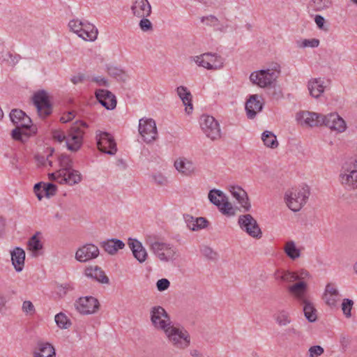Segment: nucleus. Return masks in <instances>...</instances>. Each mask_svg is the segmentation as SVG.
<instances>
[{
	"instance_id": "nucleus-43",
	"label": "nucleus",
	"mask_w": 357,
	"mask_h": 357,
	"mask_svg": "<svg viewBox=\"0 0 357 357\" xmlns=\"http://www.w3.org/2000/svg\"><path fill=\"white\" fill-rule=\"evenodd\" d=\"M276 322L281 326H287L291 322L289 313L285 310H281L275 316Z\"/></svg>"
},
{
	"instance_id": "nucleus-58",
	"label": "nucleus",
	"mask_w": 357,
	"mask_h": 357,
	"mask_svg": "<svg viewBox=\"0 0 357 357\" xmlns=\"http://www.w3.org/2000/svg\"><path fill=\"white\" fill-rule=\"evenodd\" d=\"M43 191L47 197H49L50 195H53L56 193V186L53 183L44 184Z\"/></svg>"
},
{
	"instance_id": "nucleus-30",
	"label": "nucleus",
	"mask_w": 357,
	"mask_h": 357,
	"mask_svg": "<svg viewBox=\"0 0 357 357\" xmlns=\"http://www.w3.org/2000/svg\"><path fill=\"white\" fill-rule=\"evenodd\" d=\"M79 36L84 40L94 41L98 36V29L93 24L84 22Z\"/></svg>"
},
{
	"instance_id": "nucleus-18",
	"label": "nucleus",
	"mask_w": 357,
	"mask_h": 357,
	"mask_svg": "<svg viewBox=\"0 0 357 357\" xmlns=\"http://www.w3.org/2000/svg\"><path fill=\"white\" fill-rule=\"evenodd\" d=\"M98 102L107 109H113L116 106L115 96L108 90L98 89L95 93Z\"/></svg>"
},
{
	"instance_id": "nucleus-49",
	"label": "nucleus",
	"mask_w": 357,
	"mask_h": 357,
	"mask_svg": "<svg viewBox=\"0 0 357 357\" xmlns=\"http://www.w3.org/2000/svg\"><path fill=\"white\" fill-rule=\"evenodd\" d=\"M83 22L78 20H70L68 23V26L72 31L79 36L82 31V27L83 26Z\"/></svg>"
},
{
	"instance_id": "nucleus-3",
	"label": "nucleus",
	"mask_w": 357,
	"mask_h": 357,
	"mask_svg": "<svg viewBox=\"0 0 357 357\" xmlns=\"http://www.w3.org/2000/svg\"><path fill=\"white\" fill-rule=\"evenodd\" d=\"M87 127L83 121H76L68 130L66 136V146L71 151H78L83 142L84 129Z\"/></svg>"
},
{
	"instance_id": "nucleus-55",
	"label": "nucleus",
	"mask_w": 357,
	"mask_h": 357,
	"mask_svg": "<svg viewBox=\"0 0 357 357\" xmlns=\"http://www.w3.org/2000/svg\"><path fill=\"white\" fill-rule=\"evenodd\" d=\"M323 299L328 306L333 307L336 306L337 302L339 300V296L333 297L330 296L328 294H324L323 296Z\"/></svg>"
},
{
	"instance_id": "nucleus-7",
	"label": "nucleus",
	"mask_w": 357,
	"mask_h": 357,
	"mask_svg": "<svg viewBox=\"0 0 357 357\" xmlns=\"http://www.w3.org/2000/svg\"><path fill=\"white\" fill-rule=\"evenodd\" d=\"M200 126L206 137L211 140H217L221 137L220 124L214 117L202 115L200 119Z\"/></svg>"
},
{
	"instance_id": "nucleus-35",
	"label": "nucleus",
	"mask_w": 357,
	"mask_h": 357,
	"mask_svg": "<svg viewBox=\"0 0 357 357\" xmlns=\"http://www.w3.org/2000/svg\"><path fill=\"white\" fill-rule=\"evenodd\" d=\"M341 183L351 189L357 188V174L343 173L340 174Z\"/></svg>"
},
{
	"instance_id": "nucleus-11",
	"label": "nucleus",
	"mask_w": 357,
	"mask_h": 357,
	"mask_svg": "<svg viewBox=\"0 0 357 357\" xmlns=\"http://www.w3.org/2000/svg\"><path fill=\"white\" fill-rule=\"evenodd\" d=\"M151 250L160 260L164 261L172 260L176 254V249L173 245L160 241L152 243Z\"/></svg>"
},
{
	"instance_id": "nucleus-60",
	"label": "nucleus",
	"mask_w": 357,
	"mask_h": 357,
	"mask_svg": "<svg viewBox=\"0 0 357 357\" xmlns=\"http://www.w3.org/2000/svg\"><path fill=\"white\" fill-rule=\"evenodd\" d=\"M52 156V153L49 154L46 158L43 155H37L35 156L36 160L40 165H45L46 162H48L50 166H52V161L50 160V157Z\"/></svg>"
},
{
	"instance_id": "nucleus-51",
	"label": "nucleus",
	"mask_w": 357,
	"mask_h": 357,
	"mask_svg": "<svg viewBox=\"0 0 357 357\" xmlns=\"http://www.w3.org/2000/svg\"><path fill=\"white\" fill-rule=\"evenodd\" d=\"M314 10L317 11L322 10L329 7L331 1L329 0H312Z\"/></svg>"
},
{
	"instance_id": "nucleus-8",
	"label": "nucleus",
	"mask_w": 357,
	"mask_h": 357,
	"mask_svg": "<svg viewBox=\"0 0 357 357\" xmlns=\"http://www.w3.org/2000/svg\"><path fill=\"white\" fill-rule=\"evenodd\" d=\"M195 63L208 70H219L223 67L224 59L217 54L210 52L197 56L194 59Z\"/></svg>"
},
{
	"instance_id": "nucleus-47",
	"label": "nucleus",
	"mask_w": 357,
	"mask_h": 357,
	"mask_svg": "<svg viewBox=\"0 0 357 357\" xmlns=\"http://www.w3.org/2000/svg\"><path fill=\"white\" fill-rule=\"evenodd\" d=\"M202 22L204 23L206 26L217 27L220 24L219 20L214 15L204 16L201 18Z\"/></svg>"
},
{
	"instance_id": "nucleus-20",
	"label": "nucleus",
	"mask_w": 357,
	"mask_h": 357,
	"mask_svg": "<svg viewBox=\"0 0 357 357\" xmlns=\"http://www.w3.org/2000/svg\"><path fill=\"white\" fill-rule=\"evenodd\" d=\"M258 95H252L245 103V110L249 119L255 117L257 112L261 111L263 105L259 100Z\"/></svg>"
},
{
	"instance_id": "nucleus-50",
	"label": "nucleus",
	"mask_w": 357,
	"mask_h": 357,
	"mask_svg": "<svg viewBox=\"0 0 357 357\" xmlns=\"http://www.w3.org/2000/svg\"><path fill=\"white\" fill-rule=\"evenodd\" d=\"M148 17H140L139 26L142 31L147 32L153 30V24L151 21L147 18Z\"/></svg>"
},
{
	"instance_id": "nucleus-6",
	"label": "nucleus",
	"mask_w": 357,
	"mask_h": 357,
	"mask_svg": "<svg viewBox=\"0 0 357 357\" xmlns=\"http://www.w3.org/2000/svg\"><path fill=\"white\" fill-rule=\"evenodd\" d=\"M32 100L39 116L46 118L52 114V106L45 91L40 90L35 93Z\"/></svg>"
},
{
	"instance_id": "nucleus-41",
	"label": "nucleus",
	"mask_w": 357,
	"mask_h": 357,
	"mask_svg": "<svg viewBox=\"0 0 357 357\" xmlns=\"http://www.w3.org/2000/svg\"><path fill=\"white\" fill-rule=\"evenodd\" d=\"M3 61H6L10 66H15L20 59L19 54H13L10 52H2L0 57Z\"/></svg>"
},
{
	"instance_id": "nucleus-31",
	"label": "nucleus",
	"mask_w": 357,
	"mask_h": 357,
	"mask_svg": "<svg viewBox=\"0 0 357 357\" xmlns=\"http://www.w3.org/2000/svg\"><path fill=\"white\" fill-rule=\"evenodd\" d=\"M308 90L314 98H319L324 91V81L321 78H314L308 82Z\"/></svg>"
},
{
	"instance_id": "nucleus-12",
	"label": "nucleus",
	"mask_w": 357,
	"mask_h": 357,
	"mask_svg": "<svg viewBox=\"0 0 357 357\" xmlns=\"http://www.w3.org/2000/svg\"><path fill=\"white\" fill-rule=\"evenodd\" d=\"M151 321L155 328L163 331L171 324L169 314L161 306H154L151 308Z\"/></svg>"
},
{
	"instance_id": "nucleus-52",
	"label": "nucleus",
	"mask_w": 357,
	"mask_h": 357,
	"mask_svg": "<svg viewBox=\"0 0 357 357\" xmlns=\"http://www.w3.org/2000/svg\"><path fill=\"white\" fill-rule=\"evenodd\" d=\"M201 252L208 259H215L217 257V253L208 246H203L201 248Z\"/></svg>"
},
{
	"instance_id": "nucleus-15",
	"label": "nucleus",
	"mask_w": 357,
	"mask_h": 357,
	"mask_svg": "<svg viewBox=\"0 0 357 357\" xmlns=\"http://www.w3.org/2000/svg\"><path fill=\"white\" fill-rule=\"evenodd\" d=\"M322 114L309 111H302L296 114L298 123L306 127L322 126Z\"/></svg>"
},
{
	"instance_id": "nucleus-46",
	"label": "nucleus",
	"mask_w": 357,
	"mask_h": 357,
	"mask_svg": "<svg viewBox=\"0 0 357 357\" xmlns=\"http://www.w3.org/2000/svg\"><path fill=\"white\" fill-rule=\"evenodd\" d=\"M58 160L61 167L60 169L68 170L73 168V161L69 155L61 154L58 157Z\"/></svg>"
},
{
	"instance_id": "nucleus-59",
	"label": "nucleus",
	"mask_w": 357,
	"mask_h": 357,
	"mask_svg": "<svg viewBox=\"0 0 357 357\" xmlns=\"http://www.w3.org/2000/svg\"><path fill=\"white\" fill-rule=\"evenodd\" d=\"M170 282L167 279L162 278L158 280L156 283V287L158 291H163L169 288Z\"/></svg>"
},
{
	"instance_id": "nucleus-63",
	"label": "nucleus",
	"mask_w": 357,
	"mask_h": 357,
	"mask_svg": "<svg viewBox=\"0 0 357 357\" xmlns=\"http://www.w3.org/2000/svg\"><path fill=\"white\" fill-rule=\"evenodd\" d=\"M52 137L54 140L62 142L63 141H66V135L61 131V130H54L52 132Z\"/></svg>"
},
{
	"instance_id": "nucleus-17",
	"label": "nucleus",
	"mask_w": 357,
	"mask_h": 357,
	"mask_svg": "<svg viewBox=\"0 0 357 357\" xmlns=\"http://www.w3.org/2000/svg\"><path fill=\"white\" fill-rule=\"evenodd\" d=\"M98 255V248L93 244L87 243L77 250L75 258L80 262H86L96 258Z\"/></svg>"
},
{
	"instance_id": "nucleus-37",
	"label": "nucleus",
	"mask_w": 357,
	"mask_h": 357,
	"mask_svg": "<svg viewBox=\"0 0 357 357\" xmlns=\"http://www.w3.org/2000/svg\"><path fill=\"white\" fill-rule=\"evenodd\" d=\"M285 254L293 260L301 256L300 250L296 248L295 243L292 241H287L284 247Z\"/></svg>"
},
{
	"instance_id": "nucleus-9",
	"label": "nucleus",
	"mask_w": 357,
	"mask_h": 357,
	"mask_svg": "<svg viewBox=\"0 0 357 357\" xmlns=\"http://www.w3.org/2000/svg\"><path fill=\"white\" fill-rule=\"evenodd\" d=\"M238 222L241 229L250 236L255 238H260L261 237V230L257 220L250 214L240 215Z\"/></svg>"
},
{
	"instance_id": "nucleus-54",
	"label": "nucleus",
	"mask_w": 357,
	"mask_h": 357,
	"mask_svg": "<svg viewBox=\"0 0 357 357\" xmlns=\"http://www.w3.org/2000/svg\"><path fill=\"white\" fill-rule=\"evenodd\" d=\"M310 357H319L324 354V348L319 345H315L310 347L309 349Z\"/></svg>"
},
{
	"instance_id": "nucleus-4",
	"label": "nucleus",
	"mask_w": 357,
	"mask_h": 357,
	"mask_svg": "<svg viewBox=\"0 0 357 357\" xmlns=\"http://www.w3.org/2000/svg\"><path fill=\"white\" fill-rule=\"evenodd\" d=\"M280 73V66H277L274 69L261 70L251 73L250 81L260 87H266L271 85L278 77Z\"/></svg>"
},
{
	"instance_id": "nucleus-36",
	"label": "nucleus",
	"mask_w": 357,
	"mask_h": 357,
	"mask_svg": "<svg viewBox=\"0 0 357 357\" xmlns=\"http://www.w3.org/2000/svg\"><path fill=\"white\" fill-rule=\"evenodd\" d=\"M301 304H303V312L305 318L310 321V322H314L317 320V310L314 307V305L307 300L305 303H301Z\"/></svg>"
},
{
	"instance_id": "nucleus-62",
	"label": "nucleus",
	"mask_w": 357,
	"mask_h": 357,
	"mask_svg": "<svg viewBox=\"0 0 357 357\" xmlns=\"http://www.w3.org/2000/svg\"><path fill=\"white\" fill-rule=\"evenodd\" d=\"M34 192L39 200H41L44 197L43 185L41 183L35 184L33 188Z\"/></svg>"
},
{
	"instance_id": "nucleus-10",
	"label": "nucleus",
	"mask_w": 357,
	"mask_h": 357,
	"mask_svg": "<svg viewBox=\"0 0 357 357\" xmlns=\"http://www.w3.org/2000/svg\"><path fill=\"white\" fill-rule=\"evenodd\" d=\"M139 132L146 143L157 139L158 132L155 122L152 119H141L139 121Z\"/></svg>"
},
{
	"instance_id": "nucleus-28",
	"label": "nucleus",
	"mask_w": 357,
	"mask_h": 357,
	"mask_svg": "<svg viewBox=\"0 0 357 357\" xmlns=\"http://www.w3.org/2000/svg\"><path fill=\"white\" fill-rule=\"evenodd\" d=\"M184 218L188 227L192 231L204 229L207 227L208 223V220L202 217L195 218L192 215H186Z\"/></svg>"
},
{
	"instance_id": "nucleus-5",
	"label": "nucleus",
	"mask_w": 357,
	"mask_h": 357,
	"mask_svg": "<svg viewBox=\"0 0 357 357\" xmlns=\"http://www.w3.org/2000/svg\"><path fill=\"white\" fill-rule=\"evenodd\" d=\"M169 340L178 349H185L190 344V339L188 333L183 329L169 326L164 330Z\"/></svg>"
},
{
	"instance_id": "nucleus-23",
	"label": "nucleus",
	"mask_w": 357,
	"mask_h": 357,
	"mask_svg": "<svg viewBox=\"0 0 357 357\" xmlns=\"http://www.w3.org/2000/svg\"><path fill=\"white\" fill-rule=\"evenodd\" d=\"M128 245L132 252L133 256L139 262L142 263L146 261L147 252L139 241L129 238Z\"/></svg>"
},
{
	"instance_id": "nucleus-45",
	"label": "nucleus",
	"mask_w": 357,
	"mask_h": 357,
	"mask_svg": "<svg viewBox=\"0 0 357 357\" xmlns=\"http://www.w3.org/2000/svg\"><path fill=\"white\" fill-rule=\"evenodd\" d=\"M55 321L57 326L61 328L66 329L71 325L70 319L62 312H60L55 316Z\"/></svg>"
},
{
	"instance_id": "nucleus-26",
	"label": "nucleus",
	"mask_w": 357,
	"mask_h": 357,
	"mask_svg": "<svg viewBox=\"0 0 357 357\" xmlns=\"http://www.w3.org/2000/svg\"><path fill=\"white\" fill-rule=\"evenodd\" d=\"M85 275L102 284H108L109 282V278L105 275V272L98 266L86 268L85 269Z\"/></svg>"
},
{
	"instance_id": "nucleus-44",
	"label": "nucleus",
	"mask_w": 357,
	"mask_h": 357,
	"mask_svg": "<svg viewBox=\"0 0 357 357\" xmlns=\"http://www.w3.org/2000/svg\"><path fill=\"white\" fill-rule=\"evenodd\" d=\"M342 172L349 174H357V160L349 159L342 166Z\"/></svg>"
},
{
	"instance_id": "nucleus-38",
	"label": "nucleus",
	"mask_w": 357,
	"mask_h": 357,
	"mask_svg": "<svg viewBox=\"0 0 357 357\" xmlns=\"http://www.w3.org/2000/svg\"><path fill=\"white\" fill-rule=\"evenodd\" d=\"M261 139L267 147L275 149L278 146L276 136L270 131H264L261 135Z\"/></svg>"
},
{
	"instance_id": "nucleus-29",
	"label": "nucleus",
	"mask_w": 357,
	"mask_h": 357,
	"mask_svg": "<svg viewBox=\"0 0 357 357\" xmlns=\"http://www.w3.org/2000/svg\"><path fill=\"white\" fill-rule=\"evenodd\" d=\"M233 196L238 200L245 211H249L251 207L245 191L241 188L232 187L230 190Z\"/></svg>"
},
{
	"instance_id": "nucleus-48",
	"label": "nucleus",
	"mask_w": 357,
	"mask_h": 357,
	"mask_svg": "<svg viewBox=\"0 0 357 357\" xmlns=\"http://www.w3.org/2000/svg\"><path fill=\"white\" fill-rule=\"evenodd\" d=\"M354 305V302L352 300L349 298H344L342 303V310L343 311L344 314L347 317H351V311L352 309V306Z\"/></svg>"
},
{
	"instance_id": "nucleus-16",
	"label": "nucleus",
	"mask_w": 357,
	"mask_h": 357,
	"mask_svg": "<svg viewBox=\"0 0 357 357\" xmlns=\"http://www.w3.org/2000/svg\"><path fill=\"white\" fill-rule=\"evenodd\" d=\"M321 123L322 125L339 132H344L346 129L345 121L337 113L323 115Z\"/></svg>"
},
{
	"instance_id": "nucleus-53",
	"label": "nucleus",
	"mask_w": 357,
	"mask_h": 357,
	"mask_svg": "<svg viewBox=\"0 0 357 357\" xmlns=\"http://www.w3.org/2000/svg\"><path fill=\"white\" fill-rule=\"evenodd\" d=\"M22 308V311L26 314L33 315L36 312L35 307L30 301H24Z\"/></svg>"
},
{
	"instance_id": "nucleus-27",
	"label": "nucleus",
	"mask_w": 357,
	"mask_h": 357,
	"mask_svg": "<svg viewBox=\"0 0 357 357\" xmlns=\"http://www.w3.org/2000/svg\"><path fill=\"white\" fill-rule=\"evenodd\" d=\"M25 259V252L21 248L17 247L11 252L12 264L16 271H22Z\"/></svg>"
},
{
	"instance_id": "nucleus-34",
	"label": "nucleus",
	"mask_w": 357,
	"mask_h": 357,
	"mask_svg": "<svg viewBox=\"0 0 357 357\" xmlns=\"http://www.w3.org/2000/svg\"><path fill=\"white\" fill-rule=\"evenodd\" d=\"M275 280L287 283H291L299 280L298 274L296 272L289 271H279L275 273Z\"/></svg>"
},
{
	"instance_id": "nucleus-25",
	"label": "nucleus",
	"mask_w": 357,
	"mask_h": 357,
	"mask_svg": "<svg viewBox=\"0 0 357 357\" xmlns=\"http://www.w3.org/2000/svg\"><path fill=\"white\" fill-rule=\"evenodd\" d=\"M176 92L179 98L181 99L183 104L185 106V110L188 114H190L193 109L192 103V94L190 91L184 86H178Z\"/></svg>"
},
{
	"instance_id": "nucleus-32",
	"label": "nucleus",
	"mask_w": 357,
	"mask_h": 357,
	"mask_svg": "<svg viewBox=\"0 0 357 357\" xmlns=\"http://www.w3.org/2000/svg\"><path fill=\"white\" fill-rule=\"evenodd\" d=\"M124 243L119 239L112 238L102 243V248L110 255H114L119 250L124 248Z\"/></svg>"
},
{
	"instance_id": "nucleus-56",
	"label": "nucleus",
	"mask_w": 357,
	"mask_h": 357,
	"mask_svg": "<svg viewBox=\"0 0 357 357\" xmlns=\"http://www.w3.org/2000/svg\"><path fill=\"white\" fill-rule=\"evenodd\" d=\"M154 182L159 186H164L167 184V179L161 174H155L152 176Z\"/></svg>"
},
{
	"instance_id": "nucleus-1",
	"label": "nucleus",
	"mask_w": 357,
	"mask_h": 357,
	"mask_svg": "<svg viewBox=\"0 0 357 357\" xmlns=\"http://www.w3.org/2000/svg\"><path fill=\"white\" fill-rule=\"evenodd\" d=\"M10 119L15 126L11 131V137L16 141L26 142L37 133L38 128L32 123L31 119L20 109H13L10 112Z\"/></svg>"
},
{
	"instance_id": "nucleus-33",
	"label": "nucleus",
	"mask_w": 357,
	"mask_h": 357,
	"mask_svg": "<svg viewBox=\"0 0 357 357\" xmlns=\"http://www.w3.org/2000/svg\"><path fill=\"white\" fill-rule=\"evenodd\" d=\"M176 169L181 174L188 176L194 171V166L192 162L185 158H179L174 162Z\"/></svg>"
},
{
	"instance_id": "nucleus-13",
	"label": "nucleus",
	"mask_w": 357,
	"mask_h": 357,
	"mask_svg": "<svg viewBox=\"0 0 357 357\" xmlns=\"http://www.w3.org/2000/svg\"><path fill=\"white\" fill-rule=\"evenodd\" d=\"M97 146L98 149L109 155H114L117 151L116 142L113 137L106 132L97 135Z\"/></svg>"
},
{
	"instance_id": "nucleus-14",
	"label": "nucleus",
	"mask_w": 357,
	"mask_h": 357,
	"mask_svg": "<svg viewBox=\"0 0 357 357\" xmlns=\"http://www.w3.org/2000/svg\"><path fill=\"white\" fill-rule=\"evenodd\" d=\"M75 305L78 312L83 314H93L98 310L100 307L98 299L93 296L79 298Z\"/></svg>"
},
{
	"instance_id": "nucleus-39",
	"label": "nucleus",
	"mask_w": 357,
	"mask_h": 357,
	"mask_svg": "<svg viewBox=\"0 0 357 357\" xmlns=\"http://www.w3.org/2000/svg\"><path fill=\"white\" fill-rule=\"evenodd\" d=\"M224 198H225V195L220 190L213 189L208 192L210 202L218 207L220 206Z\"/></svg>"
},
{
	"instance_id": "nucleus-22",
	"label": "nucleus",
	"mask_w": 357,
	"mask_h": 357,
	"mask_svg": "<svg viewBox=\"0 0 357 357\" xmlns=\"http://www.w3.org/2000/svg\"><path fill=\"white\" fill-rule=\"evenodd\" d=\"M307 283L300 281L293 285L288 287V291L294 296L299 302L305 303L307 299L305 294L307 292Z\"/></svg>"
},
{
	"instance_id": "nucleus-2",
	"label": "nucleus",
	"mask_w": 357,
	"mask_h": 357,
	"mask_svg": "<svg viewBox=\"0 0 357 357\" xmlns=\"http://www.w3.org/2000/svg\"><path fill=\"white\" fill-rule=\"evenodd\" d=\"M310 194V188L307 185L293 188L285 192L284 199L287 206L291 211L296 212L306 204Z\"/></svg>"
},
{
	"instance_id": "nucleus-61",
	"label": "nucleus",
	"mask_w": 357,
	"mask_h": 357,
	"mask_svg": "<svg viewBox=\"0 0 357 357\" xmlns=\"http://www.w3.org/2000/svg\"><path fill=\"white\" fill-rule=\"evenodd\" d=\"M324 294H328L330 296H339V291L335 288V285L331 283H328L325 289Z\"/></svg>"
},
{
	"instance_id": "nucleus-42",
	"label": "nucleus",
	"mask_w": 357,
	"mask_h": 357,
	"mask_svg": "<svg viewBox=\"0 0 357 357\" xmlns=\"http://www.w3.org/2000/svg\"><path fill=\"white\" fill-rule=\"evenodd\" d=\"M219 210L224 214L229 216L234 215L235 214L234 210L231 203L228 202L227 197L225 196L222 200V202L218 206Z\"/></svg>"
},
{
	"instance_id": "nucleus-19",
	"label": "nucleus",
	"mask_w": 357,
	"mask_h": 357,
	"mask_svg": "<svg viewBox=\"0 0 357 357\" xmlns=\"http://www.w3.org/2000/svg\"><path fill=\"white\" fill-rule=\"evenodd\" d=\"M132 15L136 17H149L151 6L148 0H135L131 6Z\"/></svg>"
},
{
	"instance_id": "nucleus-64",
	"label": "nucleus",
	"mask_w": 357,
	"mask_h": 357,
	"mask_svg": "<svg viewBox=\"0 0 357 357\" xmlns=\"http://www.w3.org/2000/svg\"><path fill=\"white\" fill-rule=\"evenodd\" d=\"M108 73L111 76L114 77L117 79H121L123 75V71L117 68H109Z\"/></svg>"
},
{
	"instance_id": "nucleus-40",
	"label": "nucleus",
	"mask_w": 357,
	"mask_h": 357,
	"mask_svg": "<svg viewBox=\"0 0 357 357\" xmlns=\"http://www.w3.org/2000/svg\"><path fill=\"white\" fill-rule=\"evenodd\" d=\"M29 249L32 251L35 256H37L38 252L43 248V245L37 236V234L33 235L28 241Z\"/></svg>"
},
{
	"instance_id": "nucleus-21",
	"label": "nucleus",
	"mask_w": 357,
	"mask_h": 357,
	"mask_svg": "<svg viewBox=\"0 0 357 357\" xmlns=\"http://www.w3.org/2000/svg\"><path fill=\"white\" fill-rule=\"evenodd\" d=\"M33 357H56L55 349L49 342L39 341L33 352Z\"/></svg>"
},
{
	"instance_id": "nucleus-24",
	"label": "nucleus",
	"mask_w": 357,
	"mask_h": 357,
	"mask_svg": "<svg viewBox=\"0 0 357 357\" xmlns=\"http://www.w3.org/2000/svg\"><path fill=\"white\" fill-rule=\"evenodd\" d=\"M63 174H62V178L59 180L60 184H68L73 185L79 183L82 181V175L77 170H75L73 168L68 170L63 169Z\"/></svg>"
},
{
	"instance_id": "nucleus-57",
	"label": "nucleus",
	"mask_w": 357,
	"mask_h": 357,
	"mask_svg": "<svg viewBox=\"0 0 357 357\" xmlns=\"http://www.w3.org/2000/svg\"><path fill=\"white\" fill-rule=\"evenodd\" d=\"M319 45V40L316 38L312 39H305L302 41L301 45L300 47H317Z\"/></svg>"
}]
</instances>
